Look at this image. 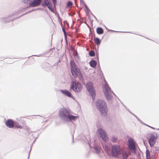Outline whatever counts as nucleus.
<instances>
[{
	"label": "nucleus",
	"instance_id": "nucleus-7",
	"mask_svg": "<svg viewBox=\"0 0 159 159\" xmlns=\"http://www.w3.org/2000/svg\"><path fill=\"white\" fill-rule=\"evenodd\" d=\"M86 87L91 94L93 99L94 100L95 97V93L92 83L90 82H88L86 84Z\"/></svg>",
	"mask_w": 159,
	"mask_h": 159
},
{
	"label": "nucleus",
	"instance_id": "nucleus-3",
	"mask_svg": "<svg viewBox=\"0 0 159 159\" xmlns=\"http://www.w3.org/2000/svg\"><path fill=\"white\" fill-rule=\"evenodd\" d=\"M70 63L72 75L75 78H77L78 74L80 73V70L77 68V66L74 61L71 60L70 61Z\"/></svg>",
	"mask_w": 159,
	"mask_h": 159
},
{
	"label": "nucleus",
	"instance_id": "nucleus-5",
	"mask_svg": "<svg viewBox=\"0 0 159 159\" xmlns=\"http://www.w3.org/2000/svg\"><path fill=\"white\" fill-rule=\"evenodd\" d=\"M82 88V86L79 82L76 81H73L71 82L70 89H72L75 92H80Z\"/></svg>",
	"mask_w": 159,
	"mask_h": 159
},
{
	"label": "nucleus",
	"instance_id": "nucleus-11",
	"mask_svg": "<svg viewBox=\"0 0 159 159\" xmlns=\"http://www.w3.org/2000/svg\"><path fill=\"white\" fill-rule=\"evenodd\" d=\"M7 126L10 128H12L14 126V121L8 119L5 122Z\"/></svg>",
	"mask_w": 159,
	"mask_h": 159
},
{
	"label": "nucleus",
	"instance_id": "nucleus-8",
	"mask_svg": "<svg viewBox=\"0 0 159 159\" xmlns=\"http://www.w3.org/2000/svg\"><path fill=\"white\" fill-rule=\"evenodd\" d=\"M98 132L101 138L105 141H107L108 140V137L105 131L101 128L98 129Z\"/></svg>",
	"mask_w": 159,
	"mask_h": 159
},
{
	"label": "nucleus",
	"instance_id": "nucleus-26",
	"mask_svg": "<svg viewBox=\"0 0 159 159\" xmlns=\"http://www.w3.org/2000/svg\"><path fill=\"white\" fill-rule=\"evenodd\" d=\"M41 0H37V1H39L40 2Z\"/></svg>",
	"mask_w": 159,
	"mask_h": 159
},
{
	"label": "nucleus",
	"instance_id": "nucleus-12",
	"mask_svg": "<svg viewBox=\"0 0 159 159\" xmlns=\"http://www.w3.org/2000/svg\"><path fill=\"white\" fill-rule=\"evenodd\" d=\"M40 4V2L37 1H34L30 4V6L32 7H35L39 5Z\"/></svg>",
	"mask_w": 159,
	"mask_h": 159
},
{
	"label": "nucleus",
	"instance_id": "nucleus-19",
	"mask_svg": "<svg viewBox=\"0 0 159 159\" xmlns=\"http://www.w3.org/2000/svg\"><path fill=\"white\" fill-rule=\"evenodd\" d=\"M14 126L17 128L21 129L22 127L18 123H14Z\"/></svg>",
	"mask_w": 159,
	"mask_h": 159
},
{
	"label": "nucleus",
	"instance_id": "nucleus-18",
	"mask_svg": "<svg viewBox=\"0 0 159 159\" xmlns=\"http://www.w3.org/2000/svg\"><path fill=\"white\" fill-rule=\"evenodd\" d=\"M90 65L91 67H94L96 66V62L94 60H92L90 62Z\"/></svg>",
	"mask_w": 159,
	"mask_h": 159
},
{
	"label": "nucleus",
	"instance_id": "nucleus-4",
	"mask_svg": "<svg viewBox=\"0 0 159 159\" xmlns=\"http://www.w3.org/2000/svg\"><path fill=\"white\" fill-rule=\"evenodd\" d=\"M103 91L107 99L108 100L111 99L113 93L107 84H106L105 85Z\"/></svg>",
	"mask_w": 159,
	"mask_h": 159
},
{
	"label": "nucleus",
	"instance_id": "nucleus-27",
	"mask_svg": "<svg viewBox=\"0 0 159 159\" xmlns=\"http://www.w3.org/2000/svg\"><path fill=\"white\" fill-rule=\"evenodd\" d=\"M151 128H152V129H154V128H153V127H151Z\"/></svg>",
	"mask_w": 159,
	"mask_h": 159
},
{
	"label": "nucleus",
	"instance_id": "nucleus-22",
	"mask_svg": "<svg viewBox=\"0 0 159 159\" xmlns=\"http://www.w3.org/2000/svg\"><path fill=\"white\" fill-rule=\"evenodd\" d=\"M117 138L116 137H113L112 138V141L113 142H116L117 141Z\"/></svg>",
	"mask_w": 159,
	"mask_h": 159
},
{
	"label": "nucleus",
	"instance_id": "nucleus-25",
	"mask_svg": "<svg viewBox=\"0 0 159 159\" xmlns=\"http://www.w3.org/2000/svg\"><path fill=\"white\" fill-rule=\"evenodd\" d=\"M54 3H55L56 2V0H52Z\"/></svg>",
	"mask_w": 159,
	"mask_h": 159
},
{
	"label": "nucleus",
	"instance_id": "nucleus-15",
	"mask_svg": "<svg viewBox=\"0 0 159 159\" xmlns=\"http://www.w3.org/2000/svg\"><path fill=\"white\" fill-rule=\"evenodd\" d=\"M61 92L65 95L69 97H71V94L70 92L66 90H61Z\"/></svg>",
	"mask_w": 159,
	"mask_h": 159
},
{
	"label": "nucleus",
	"instance_id": "nucleus-2",
	"mask_svg": "<svg viewBox=\"0 0 159 159\" xmlns=\"http://www.w3.org/2000/svg\"><path fill=\"white\" fill-rule=\"evenodd\" d=\"M96 106L99 110L102 115H105L107 112L106 104L103 101L99 100L96 103Z\"/></svg>",
	"mask_w": 159,
	"mask_h": 159
},
{
	"label": "nucleus",
	"instance_id": "nucleus-17",
	"mask_svg": "<svg viewBox=\"0 0 159 159\" xmlns=\"http://www.w3.org/2000/svg\"><path fill=\"white\" fill-rule=\"evenodd\" d=\"M96 31L98 34H102L103 33V29L101 27H98L97 28Z\"/></svg>",
	"mask_w": 159,
	"mask_h": 159
},
{
	"label": "nucleus",
	"instance_id": "nucleus-1",
	"mask_svg": "<svg viewBox=\"0 0 159 159\" xmlns=\"http://www.w3.org/2000/svg\"><path fill=\"white\" fill-rule=\"evenodd\" d=\"M59 115L61 118L69 120H75L78 117L77 116L70 115L69 111L66 109H61L59 111Z\"/></svg>",
	"mask_w": 159,
	"mask_h": 159
},
{
	"label": "nucleus",
	"instance_id": "nucleus-21",
	"mask_svg": "<svg viewBox=\"0 0 159 159\" xmlns=\"http://www.w3.org/2000/svg\"><path fill=\"white\" fill-rule=\"evenodd\" d=\"M89 55L91 57L94 56L95 55V53L94 51H91L89 52Z\"/></svg>",
	"mask_w": 159,
	"mask_h": 159
},
{
	"label": "nucleus",
	"instance_id": "nucleus-16",
	"mask_svg": "<svg viewBox=\"0 0 159 159\" xmlns=\"http://www.w3.org/2000/svg\"><path fill=\"white\" fill-rule=\"evenodd\" d=\"M44 2L45 3V4L49 9H50L51 7V2L50 1V0H45Z\"/></svg>",
	"mask_w": 159,
	"mask_h": 159
},
{
	"label": "nucleus",
	"instance_id": "nucleus-9",
	"mask_svg": "<svg viewBox=\"0 0 159 159\" xmlns=\"http://www.w3.org/2000/svg\"><path fill=\"white\" fill-rule=\"evenodd\" d=\"M150 138L149 140V142L151 147H153L156 142V140L157 138V134L156 133H154L150 134Z\"/></svg>",
	"mask_w": 159,
	"mask_h": 159
},
{
	"label": "nucleus",
	"instance_id": "nucleus-24",
	"mask_svg": "<svg viewBox=\"0 0 159 159\" xmlns=\"http://www.w3.org/2000/svg\"><path fill=\"white\" fill-rule=\"evenodd\" d=\"M30 0H22L23 2L25 3H26L28 2V1H30Z\"/></svg>",
	"mask_w": 159,
	"mask_h": 159
},
{
	"label": "nucleus",
	"instance_id": "nucleus-13",
	"mask_svg": "<svg viewBox=\"0 0 159 159\" xmlns=\"http://www.w3.org/2000/svg\"><path fill=\"white\" fill-rule=\"evenodd\" d=\"M101 42V40L97 37H94V42L97 45L99 46Z\"/></svg>",
	"mask_w": 159,
	"mask_h": 159
},
{
	"label": "nucleus",
	"instance_id": "nucleus-23",
	"mask_svg": "<svg viewBox=\"0 0 159 159\" xmlns=\"http://www.w3.org/2000/svg\"><path fill=\"white\" fill-rule=\"evenodd\" d=\"M62 31H63V32L64 33V34H65V35L66 36V32L65 31V30L64 29V28H62Z\"/></svg>",
	"mask_w": 159,
	"mask_h": 159
},
{
	"label": "nucleus",
	"instance_id": "nucleus-14",
	"mask_svg": "<svg viewBox=\"0 0 159 159\" xmlns=\"http://www.w3.org/2000/svg\"><path fill=\"white\" fill-rule=\"evenodd\" d=\"M129 153V151H124L122 153L123 158L124 159H126Z\"/></svg>",
	"mask_w": 159,
	"mask_h": 159
},
{
	"label": "nucleus",
	"instance_id": "nucleus-20",
	"mask_svg": "<svg viewBox=\"0 0 159 159\" xmlns=\"http://www.w3.org/2000/svg\"><path fill=\"white\" fill-rule=\"evenodd\" d=\"M72 5V2L71 1H69L66 5V7L67 8H69Z\"/></svg>",
	"mask_w": 159,
	"mask_h": 159
},
{
	"label": "nucleus",
	"instance_id": "nucleus-10",
	"mask_svg": "<svg viewBox=\"0 0 159 159\" xmlns=\"http://www.w3.org/2000/svg\"><path fill=\"white\" fill-rule=\"evenodd\" d=\"M135 143L132 139H130L128 140V147L130 150L135 151Z\"/></svg>",
	"mask_w": 159,
	"mask_h": 159
},
{
	"label": "nucleus",
	"instance_id": "nucleus-6",
	"mask_svg": "<svg viewBox=\"0 0 159 159\" xmlns=\"http://www.w3.org/2000/svg\"><path fill=\"white\" fill-rule=\"evenodd\" d=\"M121 150L120 147L117 145L111 147V154L113 156L117 157L120 154Z\"/></svg>",
	"mask_w": 159,
	"mask_h": 159
}]
</instances>
